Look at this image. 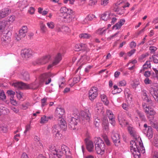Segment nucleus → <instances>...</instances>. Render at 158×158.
<instances>
[{
  "instance_id": "f257e3e1",
  "label": "nucleus",
  "mask_w": 158,
  "mask_h": 158,
  "mask_svg": "<svg viewBox=\"0 0 158 158\" xmlns=\"http://www.w3.org/2000/svg\"><path fill=\"white\" fill-rule=\"evenodd\" d=\"M130 148L131 152L135 158H139L140 153L145 152L144 148L140 138L135 139L130 142Z\"/></svg>"
},
{
  "instance_id": "f03ea898",
  "label": "nucleus",
  "mask_w": 158,
  "mask_h": 158,
  "mask_svg": "<svg viewBox=\"0 0 158 158\" xmlns=\"http://www.w3.org/2000/svg\"><path fill=\"white\" fill-rule=\"evenodd\" d=\"M95 143V149L97 154L103 155L104 153L105 146L102 140L100 138H96Z\"/></svg>"
},
{
  "instance_id": "7ed1b4c3",
  "label": "nucleus",
  "mask_w": 158,
  "mask_h": 158,
  "mask_svg": "<svg viewBox=\"0 0 158 158\" xmlns=\"http://www.w3.org/2000/svg\"><path fill=\"white\" fill-rule=\"evenodd\" d=\"M51 152L54 156H57L58 158H60L64 153H65V155L70 154L69 148L65 145H62L61 146V150H56V149H54L51 151Z\"/></svg>"
},
{
  "instance_id": "20e7f679",
  "label": "nucleus",
  "mask_w": 158,
  "mask_h": 158,
  "mask_svg": "<svg viewBox=\"0 0 158 158\" xmlns=\"http://www.w3.org/2000/svg\"><path fill=\"white\" fill-rule=\"evenodd\" d=\"M60 12L63 14L64 18L65 19V21L68 23L70 22L72 20L71 14L72 13V10L65 7H62L60 9Z\"/></svg>"
},
{
  "instance_id": "39448f33",
  "label": "nucleus",
  "mask_w": 158,
  "mask_h": 158,
  "mask_svg": "<svg viewBox=\"0 0 158 158\" xmlns=\"http://www.w3.org/2000/svg\"><path fill=\"white\" fill-rule=\"evenodd\" d=\"M148 90L155 100L158 102V84L154 83L148 87Z\"/></svg>"
},
{
  "instance_id": "423d86ee",
  "label": "nucleus",
  "mask_w": 158,
  "mask_h": 158,
  "mask_svg": "<svg viewBox=\"0 0 158 158\" xmlns=\"http://www.w3.org/2000/svg\"><path fill=\"white\" fill-rule=\"evenodd\" d=\"M52 77V74L50 73H45L42 74L39 78L40 83L41 84L45 82L46 85L49 84L51 81V77Z\"/></svg>"
},
{
  "instance_id": "0eeeda50",
  "label": "nucleus",
  "mask_w": 158,
  "mask_h": 158,
  "mask_svg": "<svg viewBox=\"0 0 158 158\" xmlns=\"http://www.w3.org/2000/svg\"><path fill=\"white\" fill-rule=\"evenodd\" d=\"M7 34H3L1 38L2 44L6 47H10L13 44V42L11 41V38Z\"/></svg>"
},
{
  "instance_id": "6e6552de",
  "label": "nucleus",
  "mask_w": 158,
  "mask_h": 158,
  "mask_svg": "<svg viewBox=\"0 0 158 158\" xmlns=\"http://www.w3.org/2000/svg\"><path fill=\"white\" fill-rule=\"evenodd\" d=\"M12 85L18 89H35L32 86V84H27L22 82H17L13 84Z\"/></svg>"
},
{
  "instance_id": "1a4fd4ad",
  "label": "nucleus",
  "mask_w": 158,
  "mask_h": 158,
  "mask_svg": "<svg viewBox=\"0 0 158 158\" xmlns=\"http://www.w3.org/2000/svg\"><path fill=\"white\" fill-rule=\"evenodd\" d=\"M98 94V88L96 87H92L89 91V98L90 100L93 101L97 98Z\"/></svg>"
},
{
  "instance_id": "9d476101",
  "label": "nucleus",
  "mask_w": 158,
  "mask_h": 158,
  "mask_svg": "<svg viewBox=\"0 0 158 158\" xmlns=\"http://www.w3.org/2000/svg\"><path fill=\"white\" fill-rule=\"evenodd\" d=\"M28 31V28L26 26H23L19 30V33L17 35L16 39L19 41L24 38Z\"/></svg>"
},
{
  "instance_id": "9b49d317",
  "label": "nucleus",
  "mask_w": 158,
  "mask_h": 158,
  "mask_svg": "<svg viewBox=\"0 0 158 158\" xmlns=\"http://www.w3.org/2000/svg\"><path fill=\"white\" fill-rule=\"evenodd\" d=\"M7 21L3 20L0 22V33H2L3 34H7L9 31L7 30Z\"/></svg>"
},
{
  "instance_id": "f8f14e48",
  "label": "nucleus",
  "mask_w": 158,
  "mask_h": 158,
  "mask_svg": "<svg viewBox=\"0 0 158 158\" xmlns=\"http://www.w3.org/2000/svg\"><path fill=\"white\" fill-rule=\"evenodd\" d=\"M81 116L83 120H86L89 121L91 118V114L88 109H86L81 112Z\"/></svg>"
},
{
  "instance_id": "ddd939ff",
  "label": "nucleus",
  "mask_w": 158,
  "mask_h": 158,
  "mask_svg": "<svg viewBox=\"0 0 158 158\" xmlns=\"http://www.w3.org/2000/svg\"><path fill=\"white\" fill-rule=\"evenodd\" d=\"M62 59L61 55L60 53L57 54L55 57L54 60L52 64H50L48 69H49L59 63Z\"/></svg>"
},
{
  "instance_id": "4468645a",
  "label": "nucleus",
  "mask_w": 158,
  "mask_h": 158,
  "mask_svg": "<svg viewBox=\"0 0 158 158\" xmlns=\"http://www.w3.org/2000/svg\"><path fill=\"white\" fill-rule=\"evenodd\" d=\"M21 54L22 57L26 59L31 57L32 52L30 49H24L21 51Z\"/></svg>"
},
{
  "instance_id": "2eb2a0df",
  "label": "nucleus",
  "mask_w": 158,
  "mask_h": 158,
  "mask_svg": "<svg viewBox=\"0 0 158 158\" xmlns=\"http://www.w3.org/2000/svg\"><path fill=\"white\" fill-rule=\"evenodd\" d=\"M120 135L118 133H115L113 132L111 135V137L113 142L116 146H118L120 143Z\"/></svg>"
},
{
  "instance_id": "dca6fc26",
  "label": "nucleus",
  "mask_w": 158,
  "mask_h": 158,
  "mask_svg": "<svg viewBox=\"0 0 158 158\" xmlns=\"http://www.w3.org/2000/svg\"><path fill=\"white\" fill-rule=\"evenodd\" d=\"M143 106L145 112L148 115V117L149 119H150V118L148 115L153 116L155 114L156 112L152 109L149 108V106H147L145 104L143 105Z\"/></svg>"
},
{
  "instance_id": "f3484780",
  "label": "nucleus",
  "mask_w": 158,
  "mask_h": 158,
  "mask_svg": "<svg viewBox=\"0 0 158 158\" xmlns=\"http://www.w3.org/2000/svg\"><path fill=\"white\" fill-rule=\"evenodd\" d=\"M143 106L145 112L148 115V117L149 119H150V118L148 115L153 116L155 114L156 112L152 109L149 108V106H147L145 104L143 105Z\"/></svg>"
},
{
  "instance_id": "a211bd4d",
  "label": "nucleus",
  "mask_w": 158,
  "mask_h": 158,
  "mask_svg": "<svg viewBox=\"0 0 158 158\" xmlns=\"http://www.w3.org/2000/svg\"><path fill=\"white\" fill-rule=\"evenodd\" d=\"M50 58L49 55H45L36 60V64H43L48 62Z\"/></svg>"
},
{
  "instance_id": "6ab92c4d",
  "label": "nucleus",
  "mask_w": 158,
  "mask_h": 158,
  "mask_svg": "<svg viewBox=\"0 0 158 158\" xmlns=\"http://www.w3.org/2000/svg\"><path fill=\"white\" fill-rule=\"evenodd\" d=\"M61 129L59 125H55L53 127L52 129V132L53 134L55 135V136L57 138H60L61 137V135L60 133V131Z\"/></svg>"
},
{
  "instance_id": "aec40b11",
  "label": "nucleus",
  "mask_w": 158,
  "mask_h": 158,
  "mask_svg": "<svg viewBox=\"0 0 158 158\" xmlns=\"http://www.w3.org/2000/svg\"><path fill=\"white\" fill-rule=\"evenodd\" d=\"M77 119L73 117H70L68 120L69 127L71 128L72 129H75V126L77 125Z\"/></svg>"
},
{
  "instance_id": "412c9836",
  "label": "nucleus",
  "mask_w": 158,
  "mask_h": 158,
  "mask_svg": "<svg viewBox=\"0 0 158 158\" xmlns=\"http://www.w3.org/2000/svg\"><path fill=\"white\" fill-rule=\"evenodd\" d=\"M128 130L130 134L135 138L133 140H134L135 139L140 138L138 137L137 133L134 128L131 126H129L128 127Z\"/></svg>"
},
{
  "instance_id": "4be33fe9",
  "label": "nucleus",
  "mask_w": 158,
  "mask_h": 158,
  "mask_svg": "<svg viewBox=\"0 0 158 158\" xmlns=\"http://www.w3.org/2000/svg\"><path fill=\"white\" fill-rule=\"evenodd\" d=\"M95 109L98 113L100 114H102L104 113V111L103 109V106L102 103L99 102L97 103Z\"/></svg>"
},
{
  "instance_id": "5701e85b",
  "label": "nucleus",
  "mask_w": 158,
  "mask_h": 158,
  "mask_svg": "<svg viewBox=\"0 0 158 158\" xmlns=\"http://www.w3.org/2000/svg\"><path fill=\"white\" fill-rule=\"evenodd\" d=\"M86 48L87 46L85 44H77L75 45L74 49L76 51H79L81 50H85L86 49Z\"/></svg>"
},
{
  "instance_id": "b1692460",
  "label": "nucleus",
  "mask_w": 158,
  "mask_h": 158,
  "mask_svg": "<svg viewBox=\"0 0 158 158\" xmlns=\"http://www.w3.org/2000/svg\"><path fill=\"white\" fill-rule=\"evenodd\" d=\"M10 10L8 8H6L0 10V18H4L10 13Z\"/></svg>"
},
{
  "instance_id": "393cba45",
  "label": "nucleus",
  "mask_w": 158,
  "mask_h": 158,
  "mask_svg": "<svg viewBox=\"0 0 158 158\" xmlns=\"http://www.w3.org/2000/svg\"><path fill=\"white\" fill-rule=\"evenodd\" d=\"M64 110L63 108L61 107H57L56 110V115L57 117L59 118H61L64 114Z\"/></svg>"
},
{
  "instance_id": "a878e982",
  "label": "nucleus",
  "mask_w": 158,
  "mask_h": 158,
  "mask_svg": "<svg viewBox=\"0 0 158 158\" xmlns=\"http://www.w3.org/2000/svg\"><path fill=\"white\" fill-rule=\"evenodd\" d=\"M145 133L146 134L147 136L149 139H151L153 135L152 129L150 126H149L147 130L144 131Z\"/></svg>"
},
{
  "instance_id": "bb28decb",
  "label": "nucleus",
  "mask_w": 158,
  "mask_h": 158,
  "mask_svg": "<svg viewBox=\"0 0 158 158\" xmlns=\"http://www.w3.org/2000/svg\"><path fill=\"white\" fill-rule=\"evenodd\" d=\"M112 15V13H110L109 11H106L102 15L101 19L104 21H107L109 19L110 17Z\"/></svg>"
},
{
  "instance_id": "cd10ccee",
  "label": "nucleus",
  "mask_w": 158,
  "mask_h": 158,
  "mask_svg": "<svg viewBox=\"0 0 158 158\" xmlns=\"http://www.w3.org/2000/svg\"><path fill=\"white\" fill-rule=\"evenodd\" d=\"M125 22V20L124 19H121L113 27L115 28V29H119L124 24Z\"/></svg>"
},
{
  "instance_id": "c85d7f7f",
  "label": "nucleus",
  "mask_w": 158,
  "mask_h": 158,
  "mask_svg": "<svg viewBox=\"0 0 158 158\" xmlns=\"http://www.w3.org/2000/svg\"><path fill=\"white\" fill-rule=\"evenodd\" d=\"M86 148L88 151L90 152H92L93 150L94 145L92 141H89L87 143Z\"/></svg>"
},
{
  "instance_id": "c756f323",
  "label": "nucleus",
  "mask_w": 158,
  "mask_h": 158,
  "mask_svg": "<svg viewBox=\"0 0 158 158\" xmlns=\"http://www.w3.org/2000/svg\"><path fill=\"white\" fill-rule=\"evenodd\" d=\"M20 77L23 79L27 81L29 79V75L28 73L26 72H24L21 73L20 75Z\"/></svg>"
},
{
  "instance_id": "7c9ffc66",
  "label": "nucleus",
  "mask_w": 158,
  "mask_h": 158,
  "mask_svg": "<svg viewBox=\"0 0 158 158\" xmlns=\"http://www.w3.org/2000/svg\"><path fill=\"white\" fill-rule=\"evenodd\" d=\"M100 97L102 101L107 106L109 103V101L107 99L106 96L104 94H101Z\"/></svg>"
},
{
  "instance_id": "2f4dec72",
  "label": "nucleus",
  "mask_w": 158,
  "mask_h": 158,
  "mask_svg": "<svg viewBox=\"0 0 158 158\" xmlns=\"http://www.w3.org/2000/svg\"><path fill=\"white\" fill-rule=\"evenodd\" d=\"M100 122L99 118L97 116L94 117V123L96 127H98Z\"/></svg>"
},
{
  "instance_id": "473e14b6",
  "label": "nucleus",
  "mask_w": 158,
  "mask_h": 158,
  "mask_svg": "<svg viewBox=\"0 0 158 158\" xmlns=\"http://www.w3.org/2000/svg\"><path fill=\"white\" fill-rule=\"evenodd\" d=\"M79 37L81 39H89L91 37V35L87 33H83L79 35Z\"/></svg>"
},
{
  "instance_id": "72a5a7b5",
  "label": "nucleus",
  "mask_w": 158,
  "mask_h": 158,
  "mask_svg": "<svg viewBox=\"0 0 158 158\" xmlns=\"http://www.w3.org/2000/svg\"><path fill=\"white\" fill-rule=\"evenodd\" d=\"M49 118L50 117H47L46 116L44 115L41 118L40 123L41 124L47 123Z\"/></svg>"
},
{
  "instance_id": "f704fd0d",
  "label": "nucleus",
  "mask_w": 158,
  "mask_h": 158,
  "mask_svg": "<svg viewBox=\"0 0 158 158\" xmlns=\"http://www.w3.org/2000/svg\"><path fill=\"white\" fill-rule=\"evenodd\" d=\"M106 30V29L104 28H99L96 31V33L99 35H102L105 34Z\"/></svg>"
},
{
  "instance_id": "c9c22d12",
  "label": "nucleus",
  "mask_w": 158,
  "mask_h": 158,
  "mask_svg": "<svg viewBox=\"0 0 158 158\" xmlns=\"http://www.w3.org/2000/svg\"><path fill=\"white\" fill-rule=\"evenodd\" d=\"M59 126L60 127V128H63L65 129L66 127V124L65 121L63 119H61L60 121Z\"/></svg>"
},
{
  "instance_id": "e433bc0d",
  "label": "nucleus",
  "mask_w": 158,
  "mask_h": 158,
  "mask_svg": "<svg viewBox=\"0 0 158 158\" xmlns=\"http://www.w3.org/2000/svg\"><path fill=\"white\" fill-rule=\"evenodd\" d=\"M153 143L155 146L158 147V135H155L154 136Z\"/></svg>"
},
{
  "instance_id": "4c0bfd02",
  "label": "nucleus",
  "mask_w": 158,
  "mask_h": 158,
  "mask_svg": "<svg viewBox=\"0 0 158 158\" xmlns=\"http://www.w3.org/2000/svg\"><path fill=\"white\" fill-rule=\"evenodd\" d=\"M150 123L151 125L154 128H155L157 130L158 132V123L156 122V121H152L150 119Z\"/></svg>"
},
{
  "instance_id": "58836bf2",
  "label": "nucleus",
  "mask_w": 158,
  "mask_h": 158,
  "mask_svg": "<svg viewBox=\"0 0 158 158\" xmlns=\"http://www.w3.org/2000/svg\"><path fill=\"white\" fill-rule=\"evenodd\" d=\"M59 87L60 88H62L65 85L63 77H62L60 80L59 81Z\"/></svg>"
},
{
  "instance_id": "ea45409f",
  "label": "nucleus",
  "mask_w": 158,
  "mask_h": 158,
  "mask_svg": "<svg viewBox=\"0 0 158 158\" xmlns=\"http://www.w3.org/2000/svg\"><path fill=\"white\" fill-rule=\"evenodd\" d=\"M102 137L106 143L107 145H109L110 144V142L106 134H104L102 135Z\"/></svg>"
},
{
  "instance_id": "a19ab883",
  "label": "nucleus",
  "mask_w": 158,
  "mask_h": 158,
  "mask_svg": "<svg viewBox=\"0 0 158 158\" xmlns=\"http://www.w3.org/2000/svg\"><path fill=\"white\" fill-rule=\"evenodd\" d=\"M143 68L146 69L148 68H150L151 67V64L150 61H147L143 65Z\"/></svg>"
},
{
  "instance_id": "79ce46f5",
  "label": "nucleus",
  "mask_w": 158,
  "mask_h": 158,
  "mask_svg": "<svg viewBox=\"0 0 158 158\" xmlns=\"http://www.w3.org/2000/svg\"><path fill=\"white\" fill-rule=\"evenodd\" d=\"M62 30V32L65 33H69L70 31V30L69 27L65 26H63L61 27Z\"/></svg>"
},
{
  "instance_id": "37998d69",
  "label": "nucleus",
  "mask_w": 158,
  "mask_h": 158,
  "mask_svg": "<svg viewBox=\"0 0 158 158\" xmlns=\"http://www.w3.org/2000/svg\"><path fill=\"white\" fill-rule=\"evenodd\" d=\"M127 84L126 81L124 80H123L119 81L118 83V85L119 86H126Z\"/></svg>"
},
{
  "instance_id": "c03bdc74",
  "label": "nucleus",
  "mask_w": 158,
  "mask_h": 158,
  "mask_svg": "<svg viewBox=\"0 0 158 158\" xmlns=\"http://www.w3.org/2000/svg\"><path fill=\"white\" fill-rule=\"evenodd\" d=\"M7 93L8 94V95L10 97V98H14L15 94V92L13 91L10 90H7Z\"/></svg>"
},
{
  "instance_id": "a18cd8bd",
  "label": "nucleus",
  "mask_w": 158,
  "mask_h": 158,
  "mask_svg": "<svg viewBox=\"0 0 158 158\" xmlns=\"http://www.w3.org/2000/svg\"><path fill=\"white\" fill-rule=\"evenodd\" d=\"M47 26L49 28L53 29L55 27L54 23L52 22H48L47 23Z\"/></svg>"
},
{
  "instance_id": "49530a36",
  "label": "nucleus",
  "mask_w": 158,
  "mask_h": 158,
  "mask_svg": "<svg viewBox=\"0 0 158 158\" xmlns=\"http://www.w3.org/2000/svg\"><path fill=\"white\" fill-rule=\"evenodd\" d=\"M141 91L142 94V95L144 97V99L145 100H147L148 101V99L147 95L146 93V90L144 89H142L141 90Z\"/></svg>"
},
{
  "instance_id": "de8ad7c7",
  "label": "nucleus",
  "mask_w": 158,
  "mask_h": 158,
  "mask_svg": "<svg viewBox=\"0 0 158 158\" xmlns=\"http://www.w3.org/2000/svg\"><path fill=\"white\" fill-rule=\"evenodd\" d=\"M6 99V96L4 92L2 90H0V99L4 100Z\"/></svg>"
},
{
  "instance_id": "09e8293b",
  "label": "nucleus",
  "mask_w": 158,
  "mask_h": 158,
  "mask_svg": "<svg viewBox=\"0 0 158 158\" xmlns=\"http://www.w3.org/2000/svg\"><path fill=\"white\" fill-rule=\"evenodd\" d=\"M150 59L151 61L153 60L155 63H158V60L156 58L155 55H153L152 56L150 57Z\"/></svg>"
},
{
  "instance_id": "8fccbe9b",
  "label": "nucleus",
  "mask_w": 158,
  "mask_h": 158,
  "mask_svg": "<svg viewBox=\"0 0 158 158\" xmlns=\"http://www.w3.org/2000/svg\"><path fill=\"white\" fill-rule=\"evenodd\" d=\"M123 109L126 110H127L129 109V106L128 103H123L122 105Z\"/></svg>"
},
{
  "instance_id": "3c124183",
  "label": "nucleus",
  "mask_w": 158,
  "mask_h": 158,
  "mask_svg": "<svg viewBox=\"0 0 158 158\" xmlns=\"http://www.w3.org/2000/svg\"><path fill=\"white\" fill-rule=\"evenodd\" d=\"M40 28L43 32H45L47 31V28L45 25L43 23H41L40 24Z\"/></svg>"
},
{
  "instance_id": "603ef678",
  "label": "nucleus",
  "mask_w": 158,
  "mask_h": 158,
  "mask_svg": "<svg viewBox=\"0 0 158 158\" xmlns=\"http://www.w3.org/2000/svg\"><path fill=\"white\" fill-rule=\"evenodd\" d=\"M137 113L138 114L139 116L142 119V120L145 121V118L144 115L143 114L139 112V111H137Z\"/></svg>"
},
{
  "instance_id": "864d4df0",
  "label": "nucleus",
  "mask_w": 158,
  "mask_h": 158,
  "mask_svg": "<svg viewBox=\"0 0 158 158\" xmlns=\"http://www.w3.org/2000/svg\"><path fill=\"white\" fill-rule=\"evenodd\" d=\"M106 124H104V123L103 124V128L104 129H105L106 131H108L109 129V127H108V123L107 121L106 120Z\"/></svg>"
},
{
  "instance_id": "5fc2aeb1",
  "label": "nucleus",
  "mask_w": 158,
  "mask_h": 158,
  "mask_svg": "<svg viewBox=\"0 0 158 158\" xmlns=\"http://www.w3.org/2000/svg\"><path fill=\"white\" fill-rule=\"evenodd\" d=\"M15 19V17L14 16H11L8 19V21L10 23L14 22Z\"/></svg>"
},
{
  "instance_id": "6e6d98bb",
  "label": "nucleus",
  "mask_w": 158,
  "mask_h": 158,
  "mask_svg": "<svg viewBox=\"0 0 158 158\" xmlns=\"http://www.w3.org/2000/svg\"><path fill=\"white\" fill-rule=\"evenodd\" d=\"M23 95V94L21 92H17V97L19 99H21L22 98Z\"/></svg>"
},
{
  "instance_id": "4d7b16f0",
  "label": "nucleus",
  "mask_w": 158,
  "mask_h": 158,
  "mask_svg": "<svg viewBox=\"0 0 158 158\" xmlns=\"http://www.w3.org/2000/svg\"><path fill=\"white\" fill-rule=\"evenodd\" d=\"M145 84L146 85H148L151 84L152 81L150 80L149 78H145L144 80Z\"/></svg>"
},
{
  "instance_id": "13d9d810",
  "label": "nucleus",
  "mask_w": 158,
  "mask_h": 158,
  "mask_svg": "<svg viewBox=\"0 0 158 158\" xmlns=\"http://www.w3.org/2000/svg\"><path fill=\"white\" fill-rule=\"evenodd\" d=\"M110 19H111V23L112 24H114L117 20V19L116 18L114 17L113 14L112 15H111V16H110Z\"/></svg>"
},
{
  "instance_id": "bf43d9fd",
  "label": "nucleus",
  "mask_w": 158,
  "mask_h": 158,
  "mask_svg": "<svg viewBox=\"0 0 158 158\" xmlns=\"http://www.w3.org/2000/svg\"><path fill=\"white\" fill-rule=\"evenodd\" d=\"M11 103L13 105H16L17 104V102L16 100L13 99V98H10Z\"/></svg>"
},
{
  "instance_id": "052dcab7",
  "label": "nucleus",
  "mask_w": 158,
  "mask_h": 158,
  "mask_svg": "<svg viewBox=\"0 0 158 158\" xmlns=\"http://www.w3.org/2000/svg\"><path fill=\"white\" fill-rule=\"evenodd\" d=\"M29 105V104L28 102L26 103L25 104L22 105V109L23 110H26L28 108V106Z\"/></svg>"
},
{
  "instance_id": "680f3d73",
  "label": "nucleus",
  "mask_w": 158,
  "mask_h": 158,
  "mask_svg": "<svg viewBox=\"0 0 158 158\" xmlns=\"http://www.w3.org/2000/svg\"><path fill=\"white\" fill-rule=\"evenodd\" d=\"M129 45L131 48H135L136 46V44L135 42L132 41L130 43Z\"/></svg>"
},
{
  "instance_id": "e2e57ef3",
  "label": "nucleus",
  "mask_w": 158,
  "mask_h": 158,
  "mask_svg": "<svg viewBox=\"0 0 158 158\" xmlns=\"http://www.w3.org/2000/svg\"><path fill=\"white\" fill-rule=\"evenodd\" d=\"M108 0H102L101 5L104 6H106L109 2Z\"/></svg>"
},
{
  "instance_id": "0e129e2a",
  "label": "nucleus",
  "mask_w": 158,
  "mask_h": 158,
  "mask_svg": "<svg viewBox=\"0 0 158 158\" xmlns=\"http://www.w3.org/2000/svg\"><path fill=\"white\" fill-rule=\"evenodd\" d=\"M79 81V79L77 77H74L73 78V84H71L70 85L71 86H73L76 83H77Z\"/></svg>"
},
{
  "instance_id": "69168bd1",
  "label": "nucleus",
  "mask_w": 158,
  "mask_h": 158,
  "mask_svg": "<svg viewBox=\"0 0 158 158\" xmlns=\"http://www.w3.org/2000/svg\"><path fill=\"white\" fill-rule=\"evenodd\" d=\"M35 11V8L32 7H30L28 10V12L31 14H33Z\"/></svg>"
},
{
  "instance_id": "338daca9",
  "label": "nucleus",
  "mask_w": 158,
  "mask_h": 158,
  "mask_svg": "<svg viewBox=\"0 0 158 158\" xmlns=\"http://www.w3.org/2000/svg\"><path fill=\"white\" fill-rule=\"evenodd\" d=\"M157 49V48L154 46H151L149 48V50L151 52H154Z\"/></svg>"
},
{
  "instance_id": "774afa93",
  "label": "nucleus",
  "mask_w": 158,
  "mask_h": 158,
  "mask_svg": "<svg viewBox=\"0 0 158 158\" xmlns=\"http://www.w3.org/2000/svg\"><path fill=\"white\" fill-rule=\"evenodd\" d=\"M136 50L135 49H132L127 53L128 55L130 56L133 55L135 52Z\"/></svg>"
}]
</instances>
